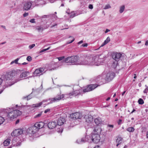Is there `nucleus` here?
Returning <instances> with one entry per match:
<instances>
[{
	"label": "nucleus",
	"mask_w": 148,
	"mask_h": 148,
	"mask_svg": "<svg viewBox=\"0 0 148 148\" xmlns=\"http://www.w3.org/2000/svg\"><path fill=\"white\" fill-rule=\"evenodd\" d=\"M44 0H29L25 2L24 4L23 10L28 11L33 8L36 6H39L44 4Z\"/></svg>",
	"instance_id": "1"
},
{
	"label": "nucleus",
	"mask_w": 148,
	"mask_h": 148,
	"mask_svg": "<svg viewBox=\"0 0 148 148\" xmlns=\"http://www.w3.org/2000/svg\"><path fill=\"white\" fill-rule=\"evenodd\" d=\"M101 129L100 127L97 126L93 130L94 133H92L90 136L92 141L95 143H98L100 139V134L101 133Z\"/></svg>",
	"instance_id": "2"
},
{
	"label": "nucleus",
	"mask_w": 148,
	"mask_h": 148,
	"mask_svg": "<svg viewBox=\"0 0 148 148\" xmlns=\"http://www.w3.org/2000/svg\"><path fill=\"white\" fill-rule=\"evenodd\" d=\"M63 61L65 62L71 63L72 64L81 65V57L79 58L77 56L68 57L64 59Z\"/></svg>",
	"instance_id": "3"
},
{
	"label": "nucleus",
	"mask_w": 148,
	"mask_h": 148,
	"mask_svg": "<svg viewBox=\"0 0 148 148\" xmlns=\"http://www.w3.org/2000/svg\"><path fill=\"white\" fill-rule=\"evenodd\" d=\"M5 112L7 113V116L10 120H12L16 118L21 114V112L19 110H13L9 108L5 110Z\"/></svg>",
	"instance_id": "4"
},
{
	"label": "nucleus",
	"mask_w": 148,
	"mask_h": 148,
	"mask_svg": "<svg viewBox=\"0 0 148 148\" xmlns=\"http://www.w3.org/2000/svg\"><path fill=\"white\" fill-rule=\"evenodd\" d=\"M92 56L91 55H84L82 56L81 65H92L93 62L92 61Z\"/></svg>",
	"instance_id": "5"
},
{
	"label": "nucleus",
	"mask_w": 148,
	"mask_h": 148,
	"mask_svg": "<svg viewBox=\"0 0 148 148\" xmlns=\"http://www.w3.org/2000/svg\"><path fill=\"white\" fill-rule=\"evenodd\" d=\"M98 85L96 84H92L89 85L85 88L80 90L79 91H75L73 92V96H76L80 94L81 93L83 92L84 93L90 91L96 88Z\"/></svg>",
	"instance_id": "6"
},
{
	"label": "nucleus",
	"mask_w": 148,
	"mask_h": 148,
	"mask_svg": "<svg viewBox=\"0 0 148 148\" xmlns=\"http://www.w3.org/2000/svg\"><path fill=\"white\" fill-rule=\"evenodd\" d=\"M63 95H59L58 96H56L53 98H49L43 100L41 102H42V103L44 102H48V103L47 104V105L49 104L50 103H52L56 101H57L63 99L64 98Z\"/></svg>",
	"instance_id": "7"
},
{
	"label": "nucleus",
	"mask_w": 148,
	"mask_h": 148,
	"mask_svg": "<svg viewBox=\"0 0 148 148\" xmlns=\"http://www.w3.org/2000/svg\"><path fill=\"white\" fill-rule=\"evenodd\" d=\"M16 73V71L14 70L7 72L4 76V80L7 81L12 79L13 77L15 75Z\"/></svg>",
	"instance_id": "8"
},
{
	"label": "nucleus",
	"mask_w": 148,
	"mask_h": 148,
	"mask_svg": "<svg viewBox=\"0 0 148 148\" xmlns=\"http://www.w3.org/2000/svg\"><path fill=\"white\" fill-rule=\"evenodd\" d=\"M29 133L36 135H39L38 132L39 130L34 125L29 128Z\"/></svg>",
	"instance_id": "9"
},
{
	"label": "nucleus",
	"mask_w": 148,
	"mask_h": 148,
	"mask_svg": "<svg viewBox=\"0 0 148 148\" xmlns=\"http://www.w3.org/2000/svg\"><path fill=\"white\" fill-rule=\"evenodd\" d=\"M70 117L73 119H81L82 117V114L79 112L73 113L70 115Z\"/></svg>",
	"instance_id": "10"
},
{
	"label": "nucleus",
	"mask_w": 148,
	"mask_h": 148,
	"mask_svg": "<svg viewBox=\"0 0 148 148\" xmlns=\"http://www.w3.org/2000/svg\"><path fill=\"white\" fill-rule=\"evenodd\" d=\"M99 57L98 55H96L93 56H92V61L93 62L92 65H94L97 66L100 65L99 63L98 62L99 61Z\"/></svg>",
	"instance_id": "11"
},
{
	"label": "nucleus",
	"mask_w": 148,
	"mask_h": 148,
	"mask_svg": "<svg viewBox=\"0 0 148 148\" xmlns=\"http://www.w3.org/2000/svg\"><path fill=\"white\" fill-rule=\"evenodd\" d=\"M112 56L114 60L119 61L122 55L120 53H114L112 54Z\"/></svg>",
	"instance_id": "12"
},
{
	"label": "nucleus",
	"mask_w": 148,
	"mask_h": 148,
	"mask_svg": "<svg viewBox=\"0 0 148 148\" xmlns=\"http://www.w3.org/2000/svg\"><path fill=\"white\" fill-rule=\"evenodd\" d=\"M23 131L21 129H16L14 130L12 133L11 135L12 136H18L23 133Z\"/></svg>",
	"instance_id": "13"
},
{
	"label": "nucleus",
	"mask_w": 148,
	"mask_h": 148,
	"mask_svg": "<svg viewBox=\"0 0 148 148\" xmlns=\"http://www.w3.org/2000/svg\"><path fill=\"white\" fill-rule=\"evenodd\" d=\"M44 69L43 68H40L39 69H36L34 71L33 74L35 76H37L38 74L41 73L40 75L42 74V73L44 71Z\"/></svg>",
	"instance_id": "14"
},
{
	"label": "nucleus",
	"mask_w": 148,
	"mask_h": 148,
	"mask_svg": "<svg viewBox=\"0 0 148 148\" xmlns=\"http://www.w3.org/2000/svg\"><path fill=\"white\" fill-rule=\"evenodd\" d=\"M84 118L85 119L86 121L88 123H91L93 120V116L88 114L86 115Z\"/></svg>",
	"instance_id": "15"
},
{
	"label": "nucleus",
	"mask_w": 148,
	"mask_h": 148,
	"mask_svg": "<svg viewBox=\"0 0 148 148\" xmlns=\"http://www.w3.org/2000/svg\"><path fill=\"white\" fill-rule=\"evenodd\" d=\"M57 126L56 123L55 121L49 122L47 124L48 127L50 129H53Z\"/></svg>",
	"instance_id": "16"
},
{
	"label": "nucleus",
	"mask_w": 148,
	"mask_h": 148,
	"mask_svg": "<svg viewBox=\"0 0 148 148\" xmlns=\"http://www.w3.org/2000/svg\"><path fill=\"white\" fill-rule=\"evenodd\" d=\"M48 17L51 18L53 20H56L57 18V16L54 14H52L49 15H44L42 16V18H47Z\"/></svg>",
	"instance_id": "17"
},
{
	"label": "nucleus",
	"mask_w": 148,
	"mask_h": 148,
	"mask_svg": "<svg viewBox=\"0 0 148 148\" xmlns=\"http://www.w3.org/2000/svg\"><path fill=\"white\" fill-rule=\"evenodd\" d=\"M114 73H108L107 74L106 77L108 80H111L114 77Z\"/></svg>",
	"instance_id": "18"
},
{
	"label": "nucleus",
	"mask_w": 148,
	"mask_h": 148,
	"mask_svg": "<svg viewBox=\"0 0 148 148\" xmlns=\"http://www.w3.org/2000/svg\"><path fill=\"white\" fill-rule=\"evenodd\" d=\"M87 137H88V136H86L84 138H82L81 139H77L76 142L78 144H82L88 141V139H86Z\"/></svg>",
	"instance_id": "19"
},
{
	"label": "nucleus",
	"mask_w": 148,
	"mask_h": 148,
	"mask_svg": "<svg viewBox=\"0 0 148 148\" xmlns=\"http://www.w3.org/2000/svg\"><path fill=\"white\" fill-rule=\"evenodd\" d=\"M26 136H28V139L31 141H32L34 138L39 136V135H36L31 133H29V135H27Z\"/></svg>",
	"instance_id": "20"
},
{
	"label": "nucleus",
	"mask_w": 148,
	"mask_h": 148,
	"mask_svg": "<svg viewBox=\"0 0 148 148\" xmlns=\"http://www.w3.org/2000/svg\"><path fill=\"white\" fill-rule=\"evenodd\" d=\"M34 125L38 129V130H39L43 127L44 124L42 122H37L35 123Z\"/></svg>",
	"instance_id": "21"
},
{
	"label": "nucleus",
	"mask_w": 148,
	"mask_h": 148,
	"mask_svg": "<svg viewBox=\"0 0 148 148\" xmlns=\"http://www.w3.org/2000/svg\"><path fill=\"white\" fill-rule=\"evenodd\" d=\"M34 88L32 89V92L29 95L25 97H23V99H27V100L28 101L31 98H32L33 97V96H32V94L34 93Z\"/></svg>",
	"instance_id": "22"
},
{
	"label": "nucleus",
	"mask_w": 148,
	"mask_h": 148,
	"mask_svg": "<svg viewBox=\"0 0 148 148\" xmlns=\"http://www.w3.org/2000/svg\"><path fill=\"white\" fill-rule=\"evenodd\" d=\"M123 138L121 137H119L117 138L116 140V143H117L116 146H118L122 143Z\"/></svg>",
	"instance_id": "23"
},
{
	"label": "nucleus",
	"mask_w": 148,
	"mask_h": 148,
	"mask_svg": "<svg viewBox=\"0 0 148 148\" xmlns=\"http://www.w3.org/2000/svg\"><path fill=\"white\" fill-rule=\"evenodd\" d=\"M15 138L13 139L12 140V143L14 146H19L21 145V143L19 142H16L17 141H16V140L17 139V138H16L15 139H14Z\"/></svg>",
	"instance_id": "24"
},
{
	"label": "nucleus",
	"mask_w": 148,
	"mask_h": 148,
	"mask_svg": "<svg viewBox=\"0 0 148 148\" xmlns=\"http://www.w3.org/2000/svg\"><path fill=\"white\" fill-rule=\"evenodd\" d=\"M29 72L28 71H25L22 73L20 75V78L25 77L27 76V74H29Z\"/></svg>",
	"instance_id": "25"
},
{
	"label": "nucleus",
	"mask_w": 148,
	"mask_h": 148,
	"mask_svg": "<svg viewBox=\"0 0 148 148\" xmlns=\"http://www.w3.org/2000/svg\"><path fill=\"white\" fill-rule=\"evenodd\" d=\"M101 121V119L100 117H98L94 120V122L95 124L97 125H98L100 124Z\"/></svg>",
	"instance_id": "26"
},
{
	"label": "nucleus",
	"mask_w": 148,
	"mask_h": 148,
	"mask_svg": "<svg viewBox=\"0 0 148 148\" xmlns=\"http://www.w3.org/2000/svg\"><path fill=\"white\" fill-rule=\"evenodd\" d=\"M10 139L9 138L6 139V140L4 141L3 142V145L5 146H6L10 144Z\"/></svg>",
	"instance_id": "27"
},
{
	"label": "nucleus",
	"mask_w": 148,
	"mask_h": 148,
	"mask_svg": "<svg viewBox=\"0 0 148 148\" xmlns=\"http://www.w3.org/2000/svg\"><path fill=\"white\" fill-rule=\"evenodd\" d=\"M41 90V89L40 88H37L36 89H34V93L35 95H37L40 92Z\"/></svg>",
	"instance_id": "28"
},
{
	"label": "nucleus",
	"mask_w": 148,
	"mask_h": 148,
	"mask_svg": "<svg viewBox=\"0 0 148 148\" xmlns=\"http://www.w3.org/2000/svg\"><path fill=\"white\" fill-rule=\"evenodd\" d=\"M64 123V122L62 121L60 119H59L57 121V123H56V124L57 125L59 126H61Z\"/></svg>",
	"instance_id": "29"
},
{
	"label": "nucleus",
	"mask_w": 148,
	"mask_h": 148,
	"mask_svg": "<svg viewBox=\"0 0 148 148\" xmlns=\"http://www.w3.org/2000/svg\"><path fill=\"white\" fill-rule=\"evenodd\" d=\"M118 61H113V63H112V67L114 68V69H116V66H117L118 64Z\"/></svg>",
	"instance_id": "30"
},
{
	"label": "nucleus",
	"mask_w": 148,
	"mask_h": 148,
	"mask_svg": "<svg viewBox=\"0 0 148 148\" xmlns=\"http://www.w3.org/2000/svg\"><path fill=\"white\" fill-rule=\"evenodd\" d=\"M110 41V38L108 37L104 41L102 45V46L106 45Z\"/></svg>",
	"instance_id": "31"
},
{
	"label": "nucleus",
	"mask_w": 148,
	"mask_h": 148,
	"mask_svg": "<svg viewBox=\"0 0 148 148\" xmlns=\"http://www.w3.org/2000/svg\"><path fill=\"white\" fill-rule=\"evenodd\" d=\"M70 14V17L71 18H73L78 15L74 11L72 12Z\"/></svg>",
	"instance_id": "32"
},
{
	"label": "nucleus",
	"mask_w": 148,
	"mask_h": 148,
	"mask_svg": "<svg viewBox=\"0 0 148 148\" xmlns=\"http://www.w3.org/2000/svg\"><path fill=\"white\" fill-rule=\"evenodd\" d=\"M125 8V6L124 5H123L121 6H120V9L119 10V12L120 13H121L123 12L124 11V9Z\"/></svg>",
	"instance_id": "33"
},
{
	"label": "nucleus",
	"mask_w": 148,
	"mask_h": 148,
	"mask_svg": "<svg viewBox=\"0 0 148 148\" xmlns=\"http://www.w3.org/2000/svg\"><path fill=\"white\" fill-rule=\"evenodd\" d=\"M135 129L132 127H129L127 129V130L130 132H133L134 131Z\"/></svg>",
	"instance_id": "34"
},
{
	"label": "nucleus",
	"mask_w": 148,
	"mask_h": 148,
	"mask_svg": "<svg viewBox=\"0 0 148 148\" xmlns=\"http://www.w3.org/2000/svg\"><path fill=\"white\" fill-rule=\"evenodd\" d=\"M19 58H17L16 59V60H14L12 61L11 62L10 64H12L14 63H15V64H20L18 63V60H19Z\"/></svg>",
	"instance_id": "35"
},
{
	"label": "nucleus",
	"mask_w": 148,
	"mask_h": 148,
	"mask_svg": "<svg viewBox=\"0 0 148 148\" xmlns=\"http://www.w3.org/2000/svg\"><path fill=\"white\" fill-rule=\"evenodd\" d=\"M36 29L39 32L42 31L43 30V28L41 26H38L36 27Z\"/></svg>",
	"instance_id": "36"
},
{
	"label": "nucleus",
	"mask_w": 148,
	"mask_h": 148,
	"mask_svg": "<svg viewBox=\"0 0 148 148\" xmlns=\"http://www.w3.org/2000/svg\"><path fill=\"white\" fill-rule=\"evenodd\" d=\"M138 102L139 104L142 105L144 103L143 100L141 98H140L138 101Z\"/></svg>",
	"instance_id": "37"
},
{
	"label": "nucleus",
	"mask_w": 148,
	"mask_h": 148,
	"mask_svg": "<svg viewBox=\"0 0 148 148\" xmlns=\"http://www.w3.org/2000/svg\"><path fill=\"white\" fill-rule=\"evenodd\" d=\"M42 104V102H40L39 103L33 105V107H38L40 106Z\"/></svg>",
	"instance_id": "38"
},
{
	"label": "nucleus",
	"mask_w": 148,
	"mask_h": 148,
	"mask_svg": "<svg viewBox=\"0 0 148 148\" xmlns=\"http://www.w3.org/2000/svg\"><path fill=\"white\" fill-rule=\"evenodd\" d=\"M99 57V58H104L105 59L106 58V56L104 55L103 53L101 54H98Z\"/></svg>",
	"instance_id": "39"
},
{
	"label": "nucleus",
	"mask_w": 148,
	"mask_h": 148,
	"mask_svg": "<svg viewBox=\"0 0 148 148\" xmlns=\"http://www.w3.org/2000/svg\"><path fill=\"white\" fill-rule=\"evenodd\" d=\"M108 128H109L108 129V130H109V131H112L114 127L113 125H108Z\"/></svg>",
	"instance_id": "40"
},
{
	"label": "nucleus",
	"mask_w": 148,
	"mask_h": 148,
	"mask_svg": "<svg viewBox=\"0 0 148 148\" xmlns=\"http://www.w3.org/2000/svg\"><path fill=\"white\" fill-rule=\"evenodd\" d=\"M99 61H98V62H99V65H100V64H101V63H103V62L105 60V59L104 58L101 59L99 58Z\"/></svg>",
	"instance_id": "41"
},
{
	"label": "nucleus",
	"mask_w": 148,
	"mask_h": 148,
	"mask_svg": "<svg viewBox=\"0 0 148 148\" xmlns=\"http://www.w3.org/2000/svg\"><path fill=\"white\" fill-rule=\"evenodd\" d=\"M42 112H40V113H39L38 114L34 116V118H39V117H40L41 116V115L42 114Z\"/></svg>",
	"instance_id": "42"
},
{
	"label": "nucleus",
	"mask_w": 148,
	"mask_h": 148,
	"mask_svg": "<svg viewBox=\"0 0 148 148\" xmlns=\"http://www.w3.org/2000/svg\"><path fill=\"white\" fill-rule=\"evenodd\" d=\"M4 121L5 119L3 117L0 116V125L2 124Z\"/></svg>",
	"instance_id": "43"
},
{
	"label": "nucleus",
	"mask_w": 148,
	"mask_h": 148,
	"mask_svg": "<svg viewBox=\"0 0 148 148\" xmlns=\"http://www.w3.org/2000/svg\"><path fill=\"white\" fill-rule=\"evenodd\" d=\"M28 61H31L32 60V58L29 56H27L26 59Z\"/></svg>",
	"instance_id": "44"
},
{
	"label": "nucleus",
	"mask_w": 148,
	"mask_h": 148,
	"mask_svg": "<svg viewBox=\"0 0 148 148\" xmlns=\"http://www.w3.org/2000/svg\"><path fill=\"white\" fill-rule=\"evenodd\" d=\"M111 7L110 5L109 4H107L106 5L104 8L105 9H108V8H110Z\"/></svg>",
	"instance_id": "45"
},
{
	"label": "nucleus",
	"mask_w": 148,
	"mask_h": 148,
	"mask_svg": "<svg viewBox=\"0 0 148 148\" xmlns=\"http://www.w3.org/2000/svg\"><path fill=\"white\" fill-rule=\"evenodd\" d=\"M68 95H69V97L71 98V96H73V92H71L67 94Z\"/></svg>",
	"instance_id": "46"
},
{
	"label": "nucleus",
	"mask_w": 148,
	"mask_h": 148,
	"mask_svg": "<svg viewBox=\"0 0 148 148\" xmlns=\"http://www.w3.org/2000/svg\"><path fill=\"white\" fill-rule=\"evenodd\" d=\"M35 19L33 18V19H31V20H29V22L32 23H36V22L35 21Z\"/></svg>",
	"instance_id": "47"
},
{
	"label": "nucleus",
	"mask_w": 148,
	"mask_h": 148,
	"mask_svg": "<svg viewBox=\"0 0 148 148\" xmlns=\"http://www.w3.org/2000/svg\"><path fill=\"white\" fill-rule=\"evenodd\" d=\"M64 58V56L59 57L58 58V59L59 61L61 60H62Z\"/></svg>",
	"instance_id": "48"
},
{
	"label": "nucleus",
	"mask_w": 148,
	"mask_h": 148,
	"mask_svg": "<svg viewBox=\"0 0 148 148\" xmlns=\"http://www.w3.org/2000/svg\"><path fill=\"white\" fill-rule=\"evenodd\" d=\"M49 48H49H47V49H43L42 50H41V51H40V53H42V52H43L45 51H46L47 50H48Z\"/></svg>",
	"instance_id": "49"
},
{
	"label": "nucleus",
	"mask_w": 148,
	"mask_h": 148,
	"mask_svg": "<svg viewBox=\"0 0 148 148\" xmlns=\"http://www.w3.org/2000/svg\"><path fill=\"white\" fill-rule=\"evenodd\" d=\"M49 48H49H47V49H43L42 50H41V51H40V53H42V52H43L45 51H46L47 50H48Z\"/></svg>",
	"instance_id": "50"
},
{
	"label": "nucleus",
	"mask_w": 148,
	"mask_h": 148,
	"mask_svg": "<svg viewBox=\"0 0 148 148\" xmlns=\"http://www.w3.org/2000/svg\"><path fill=\"white\" fill-rule=\"evenodd\" d=\"M35 46V44H34L29 45V47L30 49H31L33 48Z\"/></svg>",
	"instance_id": "51"
},
{
	"label": "nucleus",
	"mask_w": 148,
	"mask_h": 148,
	"mask_svg": "<svg viewBox=\"0 0 148 148\" xmlns=\"http://www.w3.org/2000/svg\"><path fill=\"white\" fill-rule=\"evenodd\" d=\"M21 79H20V78H18V79H15V82L14 83H13L12 85V84H14V83H16L17 82L20 81Z\"/></svg>",
	"instance_id": "52"
},
{
	"label": "nucleus",
	"mask_w": 148,
	"mask_h": 148,
	"mask_svg": "<svg viewBox=\"0 0 148 148\" xmlns=\"http://www.w3.org/2000/svg\"><path fill=\"white\" fill-rule=\"evenodd\" d=\"M122 121V120L121 119H120L118 121V123L119 125H120L121 124Z\"/></svg>",
	"instance_id": "53"
},
{
	"label": "nucleus",
	"mask_w": 148,
	"mask_h": 148,
	"mask_svg": "<svg viewBox=\"0 0 148 148\" xmlns=\"http://www.w3.org/2000/svg\"><path fill=\"white\" fill-rule=\"evenodd\" d=\"M29 15V13L28 12L26 13L25 12L23 14V16L24 17H25L27 16H28Z\"/></svg>",
	"instance_id": "54"
},
{
	"label": "nucleus",
	"mask_w": 148,
	"mask_h": 148,
	"mask_svg": "<svg viewBox=\"0 0 148 148\" xmlns=\"http://www.w3.org/2000/svg\"><path fill=\"white\" fill-rule=\"evenodd\" d=\"M50 109H47L45 111H44V113H47V112H49L50 111Z\"/></svg>",
	"instance_id": "55"
},
{
	"label": "nucleus",
	"mask_w": 148,
	"mask_h": 148,
	"mask_svg": "<svg viewBox=\"0 0 148 148\" xmlns=\"http://www.w3.org/2000/svg\"><path fill=\"white\" fill-rule=\"evenodd\" d=\"M88 8L89 9H92L93 8V6L92 4H90L89 5Z\"/></svg>",
	"instance_id": "56"
},
{
	"label": "nucleus",
	"mask_w": 148,
	"mask_h": 148,
	"mask_svg": "<svg viewBox=\"0 0 148 148\" xmlns=\"http://www.w3.org/2000/svg\"><path fill=\"white\" fill-rule=\"evenodd\" d=\"M88 44L87 43H84L82 45V46L83 47H87L88 46Z\"/></svg>",
	"instance_id": "57"
},
{
	"label": "nucleus",
	"mask_w": 148,
	"mask_h": 148,
	"mask_svg": "<svg viewBox=\"0 0 148 148\" xmlns=\"http://www.w3.org/2000/svg\"><path fill=\"white\" fill-rule=\"evenodd\" d=\"M75 40V39L73 38V40H71V41H70V42H68V44H70L72 43Z\"/></svg>",
	"instance_id": "58"
},
{
	"label": "nucleus",
	"mask_w": 148,
	"mask_h": 148,
	"mask_svg": "<svg viewBox=\"0 0 148 148\" xmlns=\"http://www.w3.org/2000/svg\"><path fill=\"white\" fill-rule=\"evenodd\" d=\"M110 31V30L108 29H106V30L105 32V33H107L108 32H109Z\"/></svg>",
	"instance_id": "59"
},
{
	"label": "nucleus",
	"mask_w": 148,
	"mask_h": 148,
	"mask_svg": "<svg viewBox=\"0 0 148 148\" xmlns=\"http://www.w3.org/2000/svg\"><path fill=\"white\" fill-rule=\"evenodd\" d=\"M83 42V41L82 40H81L79 42H78L77 44L78 45H79V44H80L82 43Z\"/></svg>",
	"instance_id": "60"
},
{
	"label": "nucleus",
	"mask_w": 148,
	"mask_h": 148,
	"mask_svg": "<svg viewBox=\"0 0 148 148\" xmlns=\"http://www.w3.org/2000/svg\"><path fill=\"white\" fill-rule=\"evenodd\" d=\"M145 45L146 46L148 45V40L146 41Z\"/></svg>",
	"instance_id": "61"
},
{
	"label": "nucleus",
	"mask_w": 148,
	"mask_h": 148,
	"mask_svg": "<svg viewBox=\"0 0 148 148\" xmlns=\"http://www.w3.org/2000/svg\"><path fill=\"white\" fill-rule=\"evenodd\" d=\"M93 148H101L100 146H99L97 145L95 146Z\"/></svg>",
	"instance_id": "62"
},
{
	"label": "nucleus",
	"mask_w": 148,
	"mask_h": 148,
	"mask_svg": "<svg viewBox=\"0 0 148 148\" xmlns=\"http://www.w3.org/2000/svg\"><path fill=\"white\" fill-rule=\"evenodd\" d=\"M2 79L0 78V85L2 83Z\"/></svg>",
	"instance_id": "63"
},
{
	"label": "nucleus",
	"mask_w": 148,
	"mask_h": 148,
	"mask_svg": "<svg viewBox=\"0 0 148 148\" xmlns=\"http://www.w3.org/2000/svg\"><path fill=\"white\" fill-rule=\"evenodd\" d=\"M19 122V120H17L16 121V124H18Z\"/></svg>",
	"instance_id": "64"
}]
</instances>
